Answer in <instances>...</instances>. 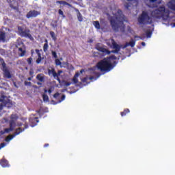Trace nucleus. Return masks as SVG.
Here are the masks:
<instances>
[{
  "instance_id": "nucleus-1",
  "label": "nucleus",
  "mask_w": 175,
  "mask_h": 175,
  "mask_svg": "<svg viewBox=\"0 0 175 175\" xmlns=\"http://www.w3.org/2000/svg\"><path fill=\"white\" fill-rule=\"evenodd\" d=\"M109 23L111 27L115 32H118L120 29V32L125 33V24H124V14L122 10H118L116 17H111Z\"/></svg>"
},
{
  "instance_id": "nucleus-2",
  "label": "nucleus",
  "mask_w": 175,
  "mask_h": 175,
  "mask_svg": "<svg viewBox=\"0 0 175 175\" xmlns=\"http://www.w3.org/2000/svg\"><path fill=\"white\" fill-rule=\"evenodd\" d=\"M118 64V62L113 61V63H111V62L109 61V59L105 57L97 63L96 68L98 70H100V72H105L107 73L110 72V70H112V69H114V67Z\"/></svg>"
},
{
  "instance_id": "nucleus-3",
  "label": "nucleus",
  "mask_w": 175,
  "mask_h": 175,
  "mask_svg": "<svg viewBox=\"0 0 175 175\" xmlns=\"http://www.w3.org/2000/svg\"><path fill=\"white\" fill-rule=\"evenodd\" d=\"M151 16L153 18L157 20H167L170 16L169 10H166L165 6H160L158 8L151 12Z\"/></svg>"
},
{
  "instance_id": "nucleus-4",
  "label": "nucleus",
  "mask_w": 175,
  "mask_h": 175,
  "mask_svg": "<svg viewBox=\"0 0 175 175\" xmlns=\"http://www.w3.org/2000/svg\"><path fill=\"white\" fill-rule=\"evenodd\" d=\"M139 25H148L152 23V18L148 14V12L142 11L137 18Z\"/></svg>"
},
{
  "instance_id": "nucleus-5",
  "label": "nucleus",
  "mask_w": 175,
  "mask_h": 175,
  "mask_svg": "<svg viewBox=\"0 0 175 175\" xmlns=\"http://www.w3.org/2000/svg\"><path fill=\"white\" fill-rule=\"evenodd\" d=\"M18 35H19L21 38H27L28 39H30V40L33 39L31 34V30H29L25 25L18 26Z\"/></svg>"
},
{
  "instance_id": "nucleus-6",
  "label": "nucleus",
  "mask_w": 175,
  "mask_h": 175,
  "mask_svg": "<svg viewBox=\"0 0 175 175\" xmlns=\"http://www.w3.org/2000/svg\"><path fill=\"white\" fill-rule=\"evenodd\" d=\"M1 66L3 77L5 79H12V72H10V70H9V68L6 66V63L3 59H1Z\"/></svg>"
},
{
  "instance_id": "nucleus-7",
  "label": "nucleus",
  "mask_w": 175,
  "mask_h": 175,
  "mask_svg": "<svg viewBox=\"0 0 175 175\" xmlns=\"http://www.w3.org/2000/svg\"><path fill=\"white\" fill-rule=\"evenodd\" d=\"M110 43H111L113 49H115L110 51V54H111V53H113V54H118V53H120V51L121 50V46L117 44V42H116V40H114V39L113 38L111 39V42H107V46H111Z\"/></svg>"
},
{
  "instance_id": "nucleus-8",
  "label": "nucleus",
  "mask_w": 175,
  "mask_h": 175,
  "mask_svg": "<svg viewBox=\"0 0 175 175\" xmlns=\"http://www.w3.org/2000/svg\"><path fill=\"white\" fill-rule=\"evenodd\" d=\"M96 50H98V51H100V53H103L104 54H107V55H110V51H109L107 49H105V47L102 46V44L97 43L95 46Z\"/></svg>"
},
{
  "instance_id": "nucleus-9",
  "label": "nucleus",
  "mask_w": 175,
  "mask_h": 175,
  "mask_svg": "<svg viewBox=\"0 0 175 175\" xmlns=\"http://www.w3.org/2000/svg\"><path fill=\"white\" fill-rule=\"evenodd\" d=\"M23 132V129L21 127H19L16 129V132L13 135H10L6 137L5 142H10L13 139V137H15V136H17V135H20Z\"/></svg>"
},
{
  "instance_id": "nucleus-10",
  "label": "nucleus",
  "mask_w": 175,
  "mask_h": 175,
  "mask_svg": "<svg viewBox=\"0 0 175 175\" xmlns=\"http://www.w3.org/2000/svg\"><path fill=\"white\" fill-rule=\"evenodd\" d=\"M40 15V12L37 10H30L26 15L27 18H33L35 17H38V16Z\"/></svg>"
},
{
  "instance_id": "nucleus-11",
  "label": "nucleus",
  "mask_w": 175,
  "mask_h": 175,
  "mask_svg": "<svg viewBox=\"0 0 175 175\" xmlns=\"http://www.w3.org/2000/svg\"><path fill=\"white\" fill-rule=\"evenodd\" d=\"M129 2H131L129 3H126L124 4V7L126 8V9L129 10V8H131V6H137V5H139V1L138 0H127Z\"/></svg>"
},
{
  "instance_id": "nucleus-12",
  "label": "nucleus",
  "mask_w": 175,
  "mask_h": 175,
  "mask_svg": "<svg viewBox=\"0 0 175 175\" xmlns=\"http://www.w3.org/2000/svg\"><path fill=\"white\" fill-rule=\"evenodd\" d=\"M35 51L38 55V58L36 60V63L38 65H39V64H40L42 62V60L44 59V57H42V53H40V51L39 49H36Z\"/></svg>"
},
{
  "instance_id": "nucleus-13",
  "label": "nucleus",
  "mask_w": 175,
  "mask_h": 175,
  "mask_svg": "<svg viewBox=\"0 0 175 175\" xmlns=\"http://www.w3.org/2000/svg\"><path fill=\"white\" fill-rule=\"evenodd\" d=\"M29 122H30L31 126L33 128V126H36V125H38V122H39V118L37 117L31 118L29 119Z\"/></svg>"
},
{
  "instance_id": "nucleus-14",
  "label": "nucleus",
  "mask_w": 175,
  "mask_h": 175,
  "mask_svg": "<svg viewBox=\"0 0 175 175\" xmlns=\"http://www.w3.org/2000/svg\"><path fill=\"white\" fill-rule=\"evenodd\" d=\"M0 42H3V43L6 42V31L0 30Z\"/></svg>"
},
{
  "instance_id": "nucleus-15",
  "label": "nucleus",
  "mask_w": 175,
  "mask_h": 175,
  "mask_svg": "<svg viewBox=\"0 0 175 175\" xmlns=\"http://www.w3.org/2000/svg\"><path fill=\"white\" fill-rule=\"evenodd\" d=\"M0 165L2 167H9V161L5 159H1L0 160Z\"/></svg>"
},
{
  "instance_id": "nucleus-16",
  "label": "nucleus",
  "mask_w": 175,
  "mask_h": 175,
  "mask_svg": "<svg viewBox=\"0 0 175 175\" xmlns=\"http://www.w3.org/2000/svg\"><path fill=\"white\" fill-rule=\"evenodd\" d=\"M167 6L171 10L175 11V0H171L168 3Z\"/></svg>"
},
{
  "instance_id": "nucleus-17",
  "label": "nucleus",
  "mask_w": 175,
  "mask_h": 175,
  "mask_svg": "<svg viewBox=\"0 0 175 175\" xmlns=\"http://www.w3.org/2000/svg\"><path fill=\"white\" fill-rule=\"evenodd\" d=\"M136 42L133 40H131L129 42H126L124 44L123 49H126L129 46H131V47H135Z\"/></svg>"
},
{
  "instance_id": "nucleus-18",
  "label": "nucleus",
  "mask_w": 175,
  "mask_h": 175,
  "mask_svg": "<svg viewBox=\"0 0 175 175\" xmlns=\"http://www.w3.org/2000/svg\"><path fill=\"white\" fill-rule=\"evenodd\" d=\"M154 31V29H148L145 32H146V38H148V39H150V38H151V36H152V32Z\"/></svg>"
},
{
  "instance_id": "nucleus-19",
  "label": "nucleus",
  "mask_w": 175,
  "mask_h": 175,
  "mask_svg": "<svg viewBox=\"0 0 175 175\" xmlns=\"http://www.w3.org/2000/svg\"><path fill=\"white\" fill-rule=\"evenodd\" d=\"M75 12H77L78 21L81 23V21H83V15L81 14V13H80V11H79V9H75Z\"/></svg>"
},
{
  "instance_id": "nucleus-20",
  "label": "nucleus",
  "mask_w": 175,
  "mask_h": 175,
  "mask_svg": "<svg viewBox=\"0 0 175 175\" xmlns=\"http://www.w3.org/2000/svg\"><path fill=\"white\" fill-rule=\"evenodd\" d=\"M36 79H37V80H38V81H40V83H43V82H44V75L38 74L36 76Z\"/></svg>"
},
{
  "instance_id": "nucleus-21",
  "label": "nucleus",
  "mask_w": 175,
  "mask_h": 175,
  "mask_svg": "<svg viewBox=\"0 0 175 175\" xmlns=\"http://www.w3.org/2000/svg\"><path fill=\"white\" fill-rule=\"evenodd\" d=\"M44 44L43 46V51L44 53L47 52V50H49V41L47 40H45Z\"/></svg>"
},
{
  "instance_id": "nucleus-22",
  "label": "nucleus",
  "mask_w": 175,
  "mask_h": 175,
  "mask_svg": "<svg viewBox=\"0 0 175 175\" xmlns=\"http://www.w3.org/2000/svg\"><path fill=\"white\" fill-rule=\"evenodd\" d=\"M128 113H131V111L129 110V109L126 108L124 109L123 111L120 112V116L122 117H125V116H126V114H128Z\"/></svg>"
},
{
  "instance_id": "nucleus-23",
  "label": "nucleus",
  "mask_w": 175,
  "mask_h": 175,
  "mask_svg": "<svg viewBox=\"0 0 175 175\" xmlns=\"http://www.w3.org/2000/svg\"><path fill=\"white\" fill-rule=\"evenodd\" d=\"M106 59H108L109 62H111V59H118V61L120 60V57H117L116 55H112L108 57H106Z\"/></svg>"
},
{
  "instance_id": "nucleus-24",
  "label": "nucleus",
  "mask_w": 175,
  "mask_h": 175,
  "mask_svg": "<svg viewBox=\"0 0 175 175\" xmlns=\"http://www.w3.org/2000/svg\"><path fill=\"white\" fill-rule=\"evenodd\" d=\"M62 70H59L57 71V77H55V80H57V81L61 83V79H59V77L61 76V73H62Z\"/></svg>"
},
{
  "instance_id": "nucleus-25",
  "label": "nucleus",
  "mask_w": 175,
  "mask_h": 175,
  "mask_svg": "<svg viewBox=\"0 0 175 175\" xmlns=\"http://www.w3.org/2000/svg\"><path fill=\"white\" fill-rule=\"evenodd\" d=\"M18 52L21 53H19L20 57H24V55H25V53H27V51L23 50L21 47L18 48Z\"/></svg>"
},
{
  "instance_id": "nucleus-26",
  "label": "nucleus",
  "mask_w": 175,
  "mask_h": 175,
  "mask_svg": "<svg viewBox=\"0 0 175 175\" xmlns=\"http://www.w3.org/2000/svg\"><path fill=\"white\" fill-rule=\"evenodd\" d=\"M18 52L21 53H19L20 57H24V55H25V53H27V51L23 50L21 47L18 48Z\"/></svg>"
},
{
  "instance_id": "nucleus-27",
  "label": "nucleus",
  "mask_w": 175,
  "mask_h": 175,
  "mask_svg": "<svg viewBox=\"0 0 175 175\" xmlns=\"http://www.w3.org/2000/svg\"><path fill=\"white\" fill-rule=\"evenodd\" d=\"M10 128L12 129V131H14V128H16V122H14V120L10 121Z\"/></svg>"
},
{
  "instance_id": "nucleus-28",
  "label": "nucleus",
  "mask_w": 175,
  "mask_h": 175,
  "mask_svg": "<svg viewBox=\"0 0 175 175\" xmlns=\"http://www.w3.org/2000/svg\"><path fill=\"white\" fill-rule=\"evenodd\" d=\"M93 25H94L96 29H100V23H99V21H93Z\"/></svg>"
},
{
  "instance_id": "nucleus-29",
  "label": "nucleus",
  "mask_w": 175,
  "mask_h": 175,
  "mask_svg": "<svg viewBox=\"0 0 175 175\" xmlns=\"http://www.w3.org/2000/svg\"><path fill=\"white\" fill-rule=\"evenodd\" d=\"M56 3H59L60 5H66L67 6H72V5L65 1H56Z\"/></svg>"
},
{
  "instance_id": "nucleus-30",
  "label": "nucleus",
  "mask_w": 175,
  "mask_h": 175,
  "mask_svg": "<svg viewBox=\"0 0 175 175\" xmlns=\"http://www.w3.org/2000/svg\"><path fill=\"white\" fill-rule=\"evenodd\" d=\"M51 25V27H53V28H57L58 27V21H52Z\"/></svg>"
},
{
  "instance_id": "nucleus-31",
  "label": "nucleus",
  "mask_w": 175,
  "mask_h": 175,
  "mask_svg": "<svg viewBox=\"0 0 175 175\" xmlns=\"http://www.w3.org/2000/svg\"><path fill=\"white\" fill-rule=\"evenodd\" d=\"M49 73H51L54 77V79H55V77H57V72H55V69L52 68L51 70H49Z\"/></svg>"
},
{
  "instance_id": "nucleus-32",
  "label": "nucleus",
  "mask_w": 175,
  "mask_h": 175,
  "mask_svg": "<svg viewBox=\"0 0 175 175\" xmlns=\"http://www.w3.org/2000/svg\"><path fill=\"white\" fill-rule=\"evenodd\" d=\"M50 35L54 42L57 41V36H55V33L54 31H50Z\"/></svg>"
},
{
  "instance_id": "nucleus-33",
  "label": "nucleus",
  "mask_w": 175,
  "mask_h": 175,
  "mask_svg": "<svg viewBox=\"0 0 175 175\" xmlns=\"http://www.w3.org/2000/svg\"><path fill=\"white\" fill-rule=\"evenodd\" d=\"M42 99L44 102H49V96L46 94H42Z\"/></svg>"
},
{
  "instance_id": "nucleus-34",
  "label": "nucleus",
  "mask_w": 175,
  "mask_h": 175,
  "mask_svg": "<svg viewBox=\"0 0 175 175\" xmlns=\"http://www.w3.org/2000/svg\"><path fill=\"white\" fill-rule=\"evenodd\" d=\"M88 80H89L88 77H84L83 79H82L81 81L83 83L88 84Z\"/></svg>"
},
{
  "instance_id": "nucleus-35",
  "label": "nucleus",
  "mask_w": 175,
  "mask_h": 175,
  "mask_svg": "<svg viewBox=\"0 0 175 175\" xmlns=\"http://www.w3.org/2000/svg\"><path fill=\"white\" fill-rule=\"evenodd\" d=\"M55 64L56 66H59L62 65V63L61 62L60 60H59V59H56L55 60Z\"/></svg>"
},
{
  "instance_id": "nucleus-36",
  "label": "nucleus",
  "mask_w": 175,
  "mask_h": 175,
  "mask_svg": "<svg viewBox=\"0 0 175 175\" xmlns=\"http://www.w3.org/2000/svg\"><path fill=\"white\" fill-rule=\"evenodd\" d=\"M51 54H52L53 58H55V59L58 58V55H57V52H55L54 51H52Z\"/></svg>"
},
{
  "instance_id": "nucleus-37",
  "label": "nucleus",
  "mask_w": 175,
  "mask_h": 175,
  "mask_svg": "<svg viewBox=\"0 0 175 175\" xmlns=\"http://www.w3.org/2000/svg\"><path fill=\"white\" fill-rule=\"evenodd\" d=\"M12 131H13L12 129L10 127V128L5 129L3 132H4V133H9V132H12Z\"/></svg>"
},
{
  "instance_id": "nucleus-38",
  "label": "nucleus",
  "mask_w": 175,
  "mask_h": 175,
  "mask_svg": "<svg viewBox=\"0 0 175 175\" xmlns=\"http://www.w3.org/2000/svg\"><path fill=\"white\" fill-rule=\"evenodd\" d=\"M33 59L32 57H29L27 59V62L28 65H32Z\"/></svg>"
},
{
  "instance_id": "nucleus-39",
  "label": "nucleus",
  "mask_w": 175,
  "mask_h": 175,
  "mask_svg": "<svg viewBox=\"0 0 175 175\" xmlns=\"http://www.w3.org/2000/svg\"><path fill=\"white\" fill-rule=\"evenodd\" d=\"M72 81H73L74 84H77V83H79V79H77V78L76 77H74L72 78Z\"/></svg>"
},
{
  "instance_id": "nucleus-40",
  "label": "nucleus",
  "mask_w": 175,
  "mask_h": 175,
  "mask_svg": "<svg viewBox=\"0 0 175 175\" xmlns=\"http://www.w3.org/2000/svg\"><path fill=\"white\" fill-rule=\"evenodd\" d=\"M65 98H66V96H65V94H63V95L62 96L61 99L59 100L58 103H61V102H62L63 100H65Z\"/></svg>"
},
{
  "instance_id": "nucleus-41",
  "label": "nucleus",
  "mask_w": 175,
  "mask_h": 175,
  "mask_svg": "<svg viewBox=\"0 0 175 175\" xmlns=\"http://www.w3.org/2000/svg\"><path fill=\"white\" fill-rule=\"evenodd\" d=\"M17 118H18V117L16 116V115H14V114L11 115V120L14 121L13 120H17Z\"/></svg>"
},
{
  "instance_id": "nucleus-42",
  "label": "nucleus",
  "mask_w": 175,
  "mask_h": 175,
  "mask_svg": "<svg viewBox=\"0 0 175 175\" xmlns=\"http://www.w3.org/2000/svg\"><path fill=\"white\" fill-rule=\"evenodd\" d=\"M44 91L45 94H46V92H49V94H51V92H53V88H51L49 89V90L44 89Z\"/></svg>"
},
{
  "instance_id": "nucleus-43",
  "label": "nucleus",
  "mask_w": 175,
  "mask_h": 175,
  "mask_svg": "<svg viewBox=\"0 0 175 175\" xmlns=\"http://www.w3.org/2000/svg\"><path fill=\"white\" fill-rule=\"evenodd\" d=\"M58 96H59V93L57 92L53 95V98H55V99H58Z\"/></svg>"
},
{
  "instance_id": "nucleus-44",
  "label": "nucleus",
  "mask_w": 175,
  "mask_h": 175,
  "mask_svg": "<svg viewBox=\"0 0 175 175\" xmlns=\"http://www.w3.org/2000/svg\"><path fill=\"white\" fill-rule=\"evenodd\" d=\"M70 84H72L71 82L64 81V85H65L66 87H69V85H70Z\"/></svg>"
},
{
  "instance_id": "nucleus-45",
  "label": "nucleus",
  "mask_w": 175,
  "mask_h": 175,
  "mask_svg": "<svg viewBox=\"0 0 175 175\" xmlns=\"http://www.w3.org/2000/svg\"><path fill=\"white\" fill-rule=\"evenodd\" d=\"M28 123H25V128H23V129H22V132L23 131H25V129H28Z\"/></svg>"
},
{
  "instance_id": "nucleus-46",
  "label": "nucleus",
  "mask_w": 175,
  "mask_h": 175,
  "mask_svg": "<svg viewBox=\"0 0 175 175\" xmlns=\"http://www.w3.org/2000/svg\"><path fill=\"white\" fill-rule=\"evenodd\" d=\"M33 69H31L30 71H29V76H31V77H33Z\"/></svg>"
},
{
  "instance_id": "nucleus-47",
  "label": "nucleus",
  "mask_w": 175,
  "mask_h": 175,
  "mask_svg": "<svg viewBox=\"0 0 175 175\" xmlns=\"http://www.w3.org/2000/svg\"><path fill=\"white\" fill-rule=\"evenodd\" d=\"M59 14L63 17H65V15H64V12L62 10H59Z\"/></svg>"
},
{
  "instance_id": "nucleus-48",
  "label": "nucleus",
  "mask_w": 175,
  "mask_h": 175,
  "mask_svg": "<svg viewBox=\"0 0 175 175\" xmlns=\"http://www.w3.org/2000/svg\"><path fill=\"white\" fill-rule=\"evenodd\" d=\"M127 31L128 32H132V27H131V26H127Z\"/></svg>"
},
{
  "instance_id": "nucleus-49",
  "label": "nucleus",
  "mask_w": 175,
  "mask_h": 175,
  "mask_svg": "<svg viewBox=\"0 0 175 175\" xmlns=\"http://www.w3.org/2000/svg\"><path fill=\"white\" fill-rule=\"evenodd\" d=\"M5 146H6V144H5V143H1V144H0V150H1V148H3V147H5Z\"/></svg>"
},
{
  "instance_id": "nucleus-50",
  "label": "nucleus",
  "mask_w": 175,
  "mask_h": 175,
  "mask_svg": "<svg viewBox=\"0 0 175 175\" xmlns=\"http://www.w3.org/2000/svg\"><path fill=\"white\" fill-rule=\"evenodd\" d=\"M33 54H35V51L33 49L31 50V57H33Z\"/></svg>"
},
{
  "instance_id": "nucleus-51",
  "label": "nucleus",
  "mask_w": 175,
  "mask_h": 175,
  "mask_svg": "<svg viewBox=\"0 0 175 175\" xmlns=\"http://www.w3.org/2000/svg\"><path fill=\"white\" fill-rule=\"evenodd\" d=\"M25 85H31V82L25 81Z\"/></svg>"
},
{
  "instance_id": "nucleus-52",
  "label": "nucleus",
  "mask_w": 175,
  "mask_h": 175,
  "mask_svg": "<svg viewBox=\"0 0 175 175\" xmlns=\"http://www.w3.org/2000/svg\"><path fill=\"white\" fill-rule=\"evenodd\" d=\"M79 76H80V74L79 72H76L74 77H77H77H79Z\"/></svg>"
},
{
  "instance_id": "nucleus-53",
  "label": "nucleus",
  "mask_w": 175,
  "mask_h": 175,
  "mask_svg": "<svg viewBox=\"0 0 175 175\" xmlns=\"http://www.w3.org/2000/svg\"><path fill=\"white\" fill-rule=\"evenodd\" d=\"M157 1H158V0H149V2L150 3H155V2H157Z\"/></svg>"
},
{
  "instance_id": "nucleus-54",
  "label": "nucleus",
  "mask_w": 175,
  "mask_h": 175,
  "mask_svg": "<svg viewBox=\"0 0 175 175\" xmlns=\"http://www.w3.org/2000/svg\"><path fill=\"white\" fill-rule=\"evenodd\" d=\"M1 102L3 103V104L5 105H6L8 104V101L3 100H1Z\"/></svg>"
},
{
  "instance_id": "nucleus-55",
  "label": "nucleus",
  "mask_w": 175,
  "mask_h": 175,
  "mask_svg": "<svg viewBox=\"0 0 175 175\" xmlns=\"http://www.w3.org/2000/svg\"><path fill=\"white\" fill-rule=\"evenodd\" d=\"M94 40L92 39H90L89 40H88V43H93Z\"/></svg>"
},
{
  "instance_id": "nucleus-56",
  "label": "nucleus",
  "mask_w": 175,
  "mask_h": 175,
  "mask_svg": "<svg viewBox=\"0 0 175 175\" xmlns=\"http://www.w3.org/2000/svg\"><path fill=\"white\" fill-rule=\"evenodd\" d=\"M88 79L89 80H94V79H95V77L92 76V77H90Z\"/></svg>"
},
{
  "instance_id": "nucleus-57",
  "label": "nucleus",
  "mask_w": 175,
  "mask_h": 175,
  "mask_svg": "<svg viewBox=\"0 0 175 175\" xmlns=\"http://www.w3.org/2000/svg\"><path fill=\"white\" fill-rule=\"evenodd\" d=\"M2 135H5V132H3V131H0V136H2Z\"/></svg>"
},
{
  "instance_id": "nucleus-58",
  "label": "nucleus",
  "mask_w": 175,
  "mask_h": 175,
  "mask_svg": "<svg viewBox=\"0 0 175 175\" xmlns=\"http://www.w3.org/2000/svg\"><path fill=\"white\" fill-rule=\"evenodd\" d=\"M17 126H23V123H21V122L18 123Z\"/></svg>"
},
{
  "instance_id": "nucleus-59",
  "label": "nucleus",
  "mask_w": 175,
  "mask_h": 175,
  "mask_svg": "<svg viewBox=\"0 0 175 175\" xmlns=\"http://www.w3.org/2000/svg\"><path fill=\"white\" fill-rule=\"evenodd\" d=\"M141 44H142V46H146V42H142L141 43Z\"/></svg>"
},
{
  "instance_id": "nucleus-60",
  "label": "nucleus",
  "mask_w": 175,
  "mask_h": 175,
  "mask_svg": "<svg viewBox=\"0 0 175 175\" xmlns=\"http://www.w3.org/2000/svg\"><path fill=\"white\" fill-rule=\"evenodd\" d=\"M27 80H29V81H31V80H32V77H29V78L27 79Z\"/></svg>"
},
{
  "instance_id": "nucleus-61",
  "label": "nucleus",
  "mask_w": 175,
  "mask_h": 175,
  "mask_svg": "<svg viewBox=\"0 0 175 175\" xmlns=\"http://www.w3.org/2000/svg\"><path fill=\"white\" fill-rule=\"evenodd\" d=\"M38 85H42V83L41 82H37Z\"/></svg>"
},
{
  "instance_id": "nucleus-62",
  "label": "nucleus",
  "mask_w": 175,
  "mask_h": 175,
  "mask_svg": "<svg viewBox=\"0 0 175 175\" xmlns=\"http://www.w3.org/2000/svg\"><path fill=\"white\" fill-rule=\"evenodd\" d=\"M84 72V69L80 70V73H83Z\"/></svg>"
},
{
  "instance_id": "nucleus-63",
  "label": "nucleus",
  "mask_w": 175,
  "mask_h": 175,
  "mask_svg": "<svg viewBox=\"0 0 175 175\" xmlns=\"http://www.w3.org/2000/svg\"><path fill=\"white\" fill-rule=\"evenodd\" d=\"M44 147H49V144H46Z\"/></svg>"
},
{
  "instance_id": "nucleus-64",
  "label": "nucleus",
  "mask_w": 175,
  "mask_h": 175,
  "mask_svg": "<svg viewBox=\"0 0 175 175\" xmlns=\"http://www.w3.org/2000/svg\"><path fill=\"white\" fill-rule=\"evenodd\" d=\"M100 76V74L99 72H97V77H99Z\"/></svg>"
}]
</instances>
